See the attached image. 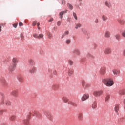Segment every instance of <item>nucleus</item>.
Listing matches in <instances>:
<instances>
[{"instance_id":"bb28decb","label":"nucleus","mask_w":125,"mask_h":125,"mask_svg":"<svg viewBox=\"0 0 125 125\" xmlns=\"http://www.w3.org/2000/svg\"><path fill=\"white\" fill-rule=\"evenodd\" d=\"M111 97V96L110 95V94H106V97H105V101H108L109 100V99H110Z\"/></svg>"},{"instance_id":"473e14b6","label":"nucleus","mask_w":125,"mask_h":125,"mask_svg":"<svg viewBox=\"0 0 125 125\" xmlns=\"http://www.w3.org/2000/svg\"><path fill=\"white\" fill-rule=\"evenodd\" d=\"M78 119L79 120H83V114L80 113L78 115Z\"/></svg>"},{"instance_id":"423d86ee","label":"nucleus","mask_w":125,"mask_h":125,"mask_svg":"<svg viewBox=\"0 0 125 125\" xmlns=\"http://www.w3.org/2000/svg\"><path fill=\"white\" fill-rule=\"evenodd\" d=\"M89 98V95L88 94H83L81 98V101H85L87 99Z\"/></svg>"},{"instance_id":"8fccbe9b","label":"nucleus","mask_w":125,"mask_h":125,"mask_svg":"<svg viewBox=\"0 0 125 125\" xmlns=\"http://www.w3.org/2000/svg\"><path fill=\"white\" fill-rule=\"evenodd\" d=\"M4 112V110H0V115H2Z\"/></svg>"},{"instance_id":"5fc2aeb1","label":"nucleus","mask_w":125,"mask_h":125,"mask_svg":"<svg viewBox=\"0 0 125 125\" xmlns=\"http://www.w3.org/2000/svg\"><path fill=\"white\" fill-rule=\"evenodd\" d=\"M99 22V21L97 19H96L95 20V23H96V24H97Z\"/></svg>"},{"instance_id":"cd10ccee","label":"nucleus","mask_w":125,"mask_h":125,"mask_svg":"<svg viewBox=\"0 0 125 125\" xmlns=\"http://www.w3.org/2000/svg\"><path fill=\"white\" fill-rule=\"evenodd\" d=\"M105 5H106V6H107V7H109V8L112 7V5H111V3L109 2H107V1L105 2Z\"/></svg>"},{"instance_id":"6e6552de","label":"nucleus","mask_w":125,"mask_h":125,"mask_svg":"<svg viewBox=\"0 0 125 125\" xmlns=\"http://www.w3.org/2000/svg\"><path fill=\"white\" fill-rule=\"evenodd\" d=\"M112 72L115 76H119V75H120V73H121V71H120L119 69H113Z\"/></svg>"},{"instance_id":"58836bf2","label":"nucleus","mask_w":125,"mask_h":125,"mask_svg":"<svg viewBox=\"0 0 125 125\" xmlns=\"http://www.w3.org/2000/svg\"><path fill=\"white\" fill-rule=\"evenodd\" d=\"M68 7H69V9H71L72 10L73 9V6L70 4H67Z\"/></svg>"},{"instance_id":"a211bd4d","label":"nucleus","mask_w":125,"mask_h":125,"mask_svg":"<svg viewBox=\"0 0 125 125\" xmlns=\"http://www.w3.org/2000/svg\"><path fill=\"white\" fill-rule=\"evenodd\" d=\"M16 119V116L15 115H11L9 118L10 121L11 122H14V121H15V119Z\"/></svg>"},{"instance_id":"680f3d73","label":"nucleus","mask_w":125,"mask_h":125,"mask_svg":"<svg viewBox=\"0 0 125 125\" xmlns=\"http://www.w3.org/2000/svg\"><path fill=\"white\" fill-rule=\"evenodd\" d=\"M48 72H49V73H51L52 72V70H51V69H49Z\"/></svg>"},{"instance_id":"49530a36","label":"nucleus","mask_w":125,"mask_h":125,"mask_svg":"<svg viewBox=\"0 0 125 125\" xmlns=\"http://www.w3.org/2000/svg\"><path fill=\"white\" fill-rule=\"evenodd\" d=\"M121 35L123 38H125V30L122 33Z\"/></svg>"},{"instance_id":"6e6d98bb","label":"nucleus","mask_w":125,"mask_h":125,"mask_svg":"<svg viewBox=\"0 0 125 125\" xmlns=\"http://www.w3.org/2000/svg\"><path fill=\"white\" fill-rule=\"evenodd\" d=\"M21 38L22 40H23V39H24V35L22 34H21Z\"/></svg>"},{"instance_id":"c03bdc74","label":"nucleus","mask_w":125,"mask_h":125,"mask_svg":"<svg viewBox=\"0 0 125 125\" xmlns=\"http://www.w3.org/2000/svg\"><path fill=\"white\" fill-rule=\"evenodd\" d=\"M18 79L20 82H23V78L22 77H19Z\"/></svg>"},{"instance_id":"4468645a","label":"nucleus","mask_w":125,"mask_h":125,"mask_svg":"<svg viewBox=\"0 0 125 125\" xmlns=\"http://www.w3.org/2000/svg\"><path fill=\"white\" fill-rule=\"evenodd\" d=\"M28 63L31 66H35V62L33 60V59H30L28 60Z\"/></svg>"},{"instance_id":"e2e57ef3","label":"nucleus","mask_w":125,"mask_h":125,"mask_svg":"<svg viewBox=\"0 0 125 125\" xmlns=\"http://www.w3.org/2000/svg\"><path fill=\"white\" fill-rule=\"evenodd\" d=\"M65 35H64V34L62 35V39H63V38H64V37H65Z\"/></svg>"},{"instance_id":"6ab92c4d","label":"nucleus","mask_w":125,"mask_h":125,"mask_svg":"<svg viewBox=\"0 0 125 125\" xmlns=\"http://www.w3.org/2000/svg\"><path fill=\"white\" fill-rule=\"evenodd\" d=\"M58 88H59V86L58 85H53L52 86V89H53V90H57V89H58Z\"/></svg>"},{"instance_id":"0eeeda50","label":"nucleus","mask_w":125,"mask_h":125,"mask_svg":"<svg viewBox=\"0 0 125 125\" xmlns=\"http://www.w3.org/2000/svg\"><path fill=\"white\" fill-rule=\"evenodd\" d=\"M120 110V104H116L114 107V110L117 115H119V110Z\"/></svg>"},{"instance_id":"1a4fd4ad","label":"nucleus","mask_w":125,"mask_h":125,"mask_svg":"<svg viewBox=\"0 0 125 125\" xmlns=\"http://www.w3.org/2000/svg\"><path fill=\"white\" fill-rule=\"evenodd\" d=\"M37 71V68L35 66H33L30 70H29V73L30 74H35V72Z\"/></svg>"},{"instance_id":"dca6fc26","label":"nucleus","mask_w":125,"mask_h":125,"mask_svg":"<svg viewBox=\"0 0 125 125\" xmlns=\"http://www.w3.org/2000/svg\"><path fill=\"white\" fill-rule=\"evenodd\" d=\"M86 57L90 59V60H92V59H94V56L92 55L91 54L88 53L86 55Z\"/></svg>"},{"instance_id":"2f4dec72","label":"nucleus","mask_w":125,"mask_h":125,"mask_svg":"<svg viewBox=\"0 0 125 125\" xmlns=\"http://www.w3.org/2000/svg\"><path fill=\"white\" fill-rule=\"evenodd\" d=\"M43 114H44V115H45V116H47V117H48V118H49V113H48V112L47 111H44Z\"/></svg>"},{"instance_id":"5701e85b","label":"nucleus","mask_w":125,"mask_h":125,"mask_svg":"<svg viewBox=\"0 0 125 125\" xmlns=\"http://www.w3.org/2000/svg\"><path fill=\"white\" fill-rule=\"evenodd\" d=\"M73 53H74L75 54H76L77 55H80V54H81V52H80V50L79 49H76L74 50Z\"/></svg>"},{"instance_id":"774afa93","label":"nucleus","mask_w":125,"mask_h":125,"mask_svg":"<svg viewBox=\"0 0 125 125\" xmlns=\"http://www.w3.org/2000/svg\"><path fill=\"white\" fill-rule=\"evenodd\" d=\"M1 26H4L5 24H1Z\"/></svg>"},{"instance_id":"e433bc0d","label":"nucleus","mask_w":125,"mask_h":125,"mask_svg":"<svg viewBox=\"0 0 125 125\" xmlns=\"http://www.w3.org/2000/svg\"><path fill=\"white\" fill-rule=\"evenodd\" d=\"M6 105L7 106H10V105H11V102H10V101H7L6 102Z\"/></svg>"},{"instance_id":"2eb2a0df","label":"nucleus","mask_w":125,"mask_h":125,"mask_svg":"<svg viewBox=\"0 0 125 125\" xmlns=\"http://www.w3.org/2000/svg\"><path fill=\"white\" fill-rule=\"evenodd\" d=\"M33 116H36L38 118H40V117H41V115L40 114V113H39V112L37 111H34L33 112Z\"/></svg>"},{"instance_id":"a878e982","label":"nucleus","mask_w":125,"mask_h":125,"mask_svg":"<svg viewBox=\"0 0 125 125\" xmlns=\"http://www.w3.org/2000/svg\"><path fill=\"white\" fill-rule=\"evenodd\" d=\"M68 104H69L70 105H71V106H74V107H76V103L71 101H68Z\"/></svg>"},{"instance_id":"603ef678","label":"nucleus","mask_w":125,"mask_h":125,"mask_svg":"<svg viewBox=\"0 0 125 125\" xmlns=\"http://www.w3.org/2000/svg\"><path fill=\"white\" fill-rule=\"evenodd\" d=\"M1 104L2 105V104H4V99H2V101L1 102Z\"/></svg>"},{"instance_id":"393cba45","label":"nucleus","mask_w":125,"mask_h":125,"mask_svg":"<svg viewBox=\"0 0 125 125\" xmlns=\"http://www.w3.org/2000/svg\"><path fill=\"white\" fill-rule=\"evenodd\" d=\"M115 39L117 40V41H121V35L120 34H117L115 36Z\"/></svg>"},{"instance_id":"aec40b11","label":"nucleus","mask_w":125,"mask_h":125,"mask_svg":"<svg viewBox=\"0 0 125 125\" xmlns=\"http://www.w3.org/2000/svg\"><path fill=\"white\" fill-rule=\"evenodd\" d=\"M118 22L119 24H120V25H124V24H125V20H122V19H118Z\"/></svg>"},{"instance_id":"f03ea898","label":"nucleus","mask_w":125,"mask_h":125,"mask_svg":"<svg viewBox=\"0 0 125 125\" xmlns=\"http://www.w3.org/2000/svg\"><path fill=\"white\" fill-rule=\"evenodd\" d=\"M18 61H19V60H18V58H14L12 59L13 63L10 64L9 66V70L10 71H12L13 70V69H14V68H15V67L16 66V64H17V63H18Z\"/></svg>"},{"instance_id":"09e8293b","label":"nucleus","mask_w":125,"mask_h":125,"mask_svg":"<svg viewBox=\"0 0 125 125\" xmlns=\"http://www.w3.org/2000/svg\"><path fill=\"white\" fill-rule=\"evenodd\" d=\"M57 26H60V25H61V21H59L57 23Z\"/></svg>"},{"instance_id":"79ce46f5","label":"nucleus","mask_w":125,"mask_h":125,"mask_svg":"<svg viewBox=\"0 0 125 125\" xmlns=\"http://www.w3.org/2000/svg\"><path fill=\"white\" fill-rule=\"evenodd\" d=\"M73 16L76 20H78V17H77V14L73 12Z\"/></svg>"},{"instance_id":"a18cd8bd","label":"nucleus","mask_w":125,"mask_h":125,"mask_svg":"<svg viewBox=\"0 0 125 125\" xmlns=\"http://www.w3.org/2000/svg\"><path fill=\"white\" fill-rule=\"evenodd\" d=\"M63 34L64 36H67V35H69V31H66Z\"/></svg>"},{"instance_id":"c85d7f7f","label":"nucleus","mask_w":125,"mask_h":125,"mask_svg":"<svg viewBox=\"0 0 125 125\" xmlns=\"http://www.w3.org/2000/svg\"><path fill=\"white\" fill-rule=\"evenodd\" d=\"M73 73H74V71L72 69H69L68 71V76H72V75H73Z\"/></svg>"},{"instance_id":"f704fd0d","label":"nucleus","mask_w":125,"mask_h":125,"mask_svg":"<svg viewBox=\"0 0 125 125\" xmlns=\"http://www.w3.org/2000/svg\"><path fill=\"white\" fill-rule=\"evenodd\" d=\"M47 36L49 39H51V38H52V34H51L50 32H48Z\"/></svg>"},{"instance_id":"ddd939ff","label":"nucleus","mask_w":125,"mask_h":125,"mask_svg":"<svg viewBox=\"0 0 125 125\" xmlns=\"http://www.w3.org/2000/svg\"><path fill=\"white\" fill-rule=\"evenodd\" d=\"M104 37L109 39L111 37V32L110 31H106L104 34Z\"/></svg>"},{"instance_id":"9b49d317","label":"nucleus","mask_w":125,"mask_h":125,"mask_svg":"<svg viewBox=\"0 0 125 125\" xmlns=\"http://www.w3.org/2000/svg\"><path fill=\"white\" fill-rule=\"evenodd\" d=\"M11 94L13 96H14V97H17V96H18V90H15L12 91Z\"/></svg>"},{"instance_id":"b1692460","label":"nucleus","mask_w":125,"mask_h":125,"mask_svg":"<svg viewBox=\"0 0 125 125\" xmlns=\"http://www.w3.org/2000/svg\"><path fill=\"white\" fill-rule=\"evenodd\" d=\"M103 21H107L108 20V17L107 16L103 15L102 17Z\"/></svg>"},{"instance_id":"0e129e2a","label":"nucleus","mask_w":125,"mask_h":125,"mask_svg":"<svg viewBox=\"0 0 125 125\" xmlns=\"http://www.w3.org/2000/svg\"><path fill=\"white\" fill-rule=\"evenodd\" d=\"M2 30H1V26H0V32H1Z\"/></svg>"},{"instance_id":"de8ad7c7","label":"nucleus","mask_w":125,"mask_h":125,"mask_svg":"<svg viewBox=\"0 0 125 125\" xmlns=\"http://www.w3.org/2000/svg\"><path fill=\"white\" fill-rule=\"evenodd\" d=\"M52 74H53V75H57V71L56 70H54L53 71Z\"/></svg>"},{"instance_id":"4c0bfd02","label":"nucleus","mask_w":125,"mask_h":125,"mask_svg":"<svg viewBox=\"0 0 125 125\" xmlns=\"http://www.w3.org/2000/svg\"><path fill=\"white\" fill-rule=\"evenodd\" d=\"M66 43L67 44H70V43H71V39H67L66 41Z\"/></svg>"},{"instance_id":"f3484780","label":"nucleus","mask_w":125,"mask_h":125,"mask_svg":"<svg viewBox=\"0 0 125 125\" xmlns=\"http://www.w3.org/2000/svg\"><path fill=\"white\" fill-rule=\"evenodd\" d=\"M62 100L64 103H68L69 102V99L66 97H63L62 98Z\"/></svg>"},{"instance_id":"a19ab883","label":"nucleus","mask_w":125,"mask_h":125,"mask_svg":"<svg viewBox=\"0 0 125 125\" xmlns=\"http://www.w3.org/2000/svg\"><path fill=\"white\" fill-rule=\"evenodd\" d=\"M86 84V83H85V81H82V85L83 86V87H84V86H85V84Z\"/></svg>"},{"instance_id":"72a5a7b5","label":"nucleus","mask_w":125,"mask_h":125,"mask_svg":"<svg viewBox=\"0 0 125 125\" xmlns=\"http://www.w3.org/2000/svg\"><path fill=\"white\" fill-rule=\"evenodd\" d=\"M68 63L70 66H72V65H73L74 64V62H73V61H72L71 60H69Z\"/></svg>"},{"instance_id":"f8f14e48","label":"nucleus","mask_w":125,"mask_h":125,"mask_svg":"<svg viewBox=\"0 0 125 125\" xmlns=\"http://www.w3.org/2000/svg\"><path fill=\"white\" fill-rule=\"evenodd\" d=\"M67 10H66L65 11L60 12L59 16L61 19H63V15H64V13H67Z\"/></svg>"},{"instance_id":"7c9ffc66","label":"nucleus","mask_w":125,"mask_h":125,"mask_svg":"<svg viewBox=\"0 0 125 125\" xmlns=\"http://www.w3.org/2000/svg\"><path fill=\"white\" fill-rule=\"evenodd\" d=\"M75 29H76V30H77V29H79V28H81V27H82V24H81L80 23H77L75 24Z\"/></svg>"},{"instance_id":"c9c22d12","label":"nucleus","mask_w":125,"mask_h":125,"mask_svg":"<svg viewBox=\"0 0 125 125\" xmlns=\"http://www.w3.org/2000/svg\"><path fill=\"white\" fill-rule=\"evenodd\" d=\"M38 39H43V34H41L38 35Z\"/></svg>"},{"instance_id":"ea45409f","label":"nucleus","mask_w":125,"mask_h":125,"mask_svg":"<svg viewBox=\"0 0 125 125\" xmlns=\"http://www.w3.org/2000/svg\"><path fill=\"white\" fill-rule=\"evenodd\" d=\"M90 86V84H89V83H86L85 84V86H84V88H87V87H89Z\"/></svg>"},{"instance_id":"3c124183","label":"nucleus","mask_w":125,"mask_h":125,"mask_svg":"<svg viewBox=\"0 0 125 125\" xmlns=\"http://www.w3.org/2000/svg\"><path fill=\"white\" fill-rule=\"evenodd\" d=\"M37 25V21H35L32 23V26H36Z\"/></svg>"},{"instance_id":"bf43d9fd","label":"nucleus","mask_w":125,"mask_h":125,"mask_svg":"<svg viewBox=\"0 0 125 125\" xmlns=\"http://www.w3.org/2000/svg\"><path fill=\"white\" fill-rule=\"evenodd\" d=\"M53 21V19L51 18L49 21L48 22H52Z\"/></svg>"},{"instance_id":"f257e3e1","label":"nucleus","mask_w":125,"mask_h":125,"mask_svg":"<svg viewBox=\"0 0 125 125\" xmlns=\"http://www.w3.org/2000/svg\"><path fill=\"white\" fill-rule=\"evenodd\" d=\"M102 82L103 83H104L106 86H108V87L114 85V83H115V82H114V81H113V79L111 78H108L107 79H103L102 80Z\"/></svg>"},{"instance_id":"4be33fe9","label":"nucleus","mask_w":125,"mask_h":125,"mask_svg":"<svg viewBox=\"0 0 125 125\" xmlns=\"http://www.w3.org/2000/svg\"><path fill=\"white\" fill-rule=\"evenodd\" d=\"M125 94V89H122L119 90V95H124Z\"/></svg>"},{"instance_id":"69168bd1","label":"nucleus","mask_w":125,"mask_h":125,"mask_svg":"<svg viewBox=\"0 0 125 125\" xmlns=\"http://www.w3.org/2000/svg\"><path fill=\"white\" fill-rule=\"evenodd\" d=\"M37 27H39V26H40V23H37Z\"/></svg>"},{"instance_id":"39448f33","label":"nucleus","mask_w":125,"mask_h":125,"mask_svg":"<svg viewBox=\"0 0 125 125\" xmlns=\"http://www.w3.org/2000/svg\"><path fill=\"white\" fill-rule=\"evenodd\" d=\"M104 52L106 55H109V54L112 53V50H111V48L110 47H106L104 49Z\"/></svg>"},{"instance_id":"7ed1b4c3","label":"nucleus","mask_w":125,"mask_h":125,"mask_svg":"<svg viewBox=\"0 0 125 125\" xmlns=\"http://www.w3.org/2000/svg\"><path fill=\"white\" fill-rule=\"evenodd\" d=\"M99 74L100 76L102 77H104L105 75H106V67H102L99 71Z\"/></svg>"},{"instance_id":"4d7b16f0","label":"nucleus","mask_w":125,"mask_h":125,"mask_svg":"<svg viewBox=\"0 0 125 125\" xmlns=\"http://www.w3.org/2000/svg\"><path fill=\"white\" fill-rule=\"evenodd\" d=\"M19 25L20 27H22V26L23 25V23L19 22Z\"/></svg>"},{"instance_id":"9d476101","label":"nucleus","mask_w":125,"mask_h":125,"mask_svg":"<svg viewBox=\"0 0 125 125\" xmlns=\"http://www.w3.org/2000/svg\"><path fill=\"white\" fill-rule=\"evenodd\" d=\"M1 83L2 86H6L7 85V82L4 79L1 80Z\"/></svg>"},{"instance_id":"864d4df0","label":"nucleus","mask_w":125,"mask_h":125,"mask_svg":"<svg viewBox=\"0 0 125 125\" xmlns=\"http://www.w3.org/2000/svg\"><path fill=\"white\" fill-rule=\"evenodd\" d=\"M123 55L125 57V49L123 50Z\"/></svg>"},{"instance_id":"412c9836","label":"nucleus","mask_w":125,"mask_h":125,"mask_svg":"<svg viewBox=\"0 0 125 125\" xmlns=\"http://www.w3.org/2000/svg\"><path fill=\"white\" fill-rule=\"evenodd\" d=\"M92 109H96L97 108V102H94L92 105Z\"/></svg>"},{"instance_id":"052dcab7","label":"nucleus","mask_w":125,"mask_h":125,"mask_svg":"<svg viewBox=\"0 0 125 125\" xmlns=\"http://www.w3.org/2000/svg\"><path fill=\"white\" fill-rule=\"evenodd\" d=\"M62 4H65V0H62Z\"/></svg>"},{"instance_id":"338daca9","label":"nucleus","mask_w":125,"mask_h":125,"mask_svg":"<svg viewBox=\"0 0 125 125\" xmlns=\"http://www.w3.org/2000/svg\"><path fill=\"white\" fill-rule=\"evenodd\" d=\"M38 30H41V28L39 26H38Z\"/></svg>"},{"instance_id":"13d9d810","label":"nucleus","mask_w":125,"mask_h":125,"mask_svg":"<svg viewBox=\"0 0 125 125\" xmlns=\"http://www.w3.org/2000/svg\"><path fill=\"white\" fill-rule=\"evenodd\" d=\"M14 28H17V24H14L13 25Z\"/></svg>"},{"instance_id":"37998d69","label":"nucleus","mask_w":125,"mask_h":125,"mask_svg":"<svg viewBox=\"0 0 125 125\" xmlns=\"http://www.w3.org/2000/svg\"><path fill=\"white\" fill-rule=\"evenodd\" d=\"M33 36L34 37V38H36V39H38V37L39 36V35H38V34L34 33L33 34Z\"/></svg>"},{"instance_id":"c756f323","label":"nucleus","mask_w":125,"mask_h":125,"mask_svg":"<svg viewBox=\"0 0 125 125\" xmlns=\"http://www.w3.org/2000/svg\"><path fill=\"white\" fill-rule=\"evenodd\" d=\"M23 123L25 125H29V120L27 119H25L23 121Z\"/></svg>"},{"instance_id":"20e7f679","label":"nucleus","mask_w":125,"mask_h":125,"mask_svg":"<svg viewBox=\"0 0 125 125\" xmlns=\"http://www.w3.org/2000/svg\"><path fill=\"white\" fill-rule=\"evenodd\" d=\"M103 93V91L100 90V91H95L93 92V94L94 96L97 97V96H100L101 94Z\"/></svg>"}]
</instances>
